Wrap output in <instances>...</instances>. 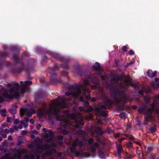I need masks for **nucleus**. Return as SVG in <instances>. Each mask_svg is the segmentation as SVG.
<instances>
[{"mask_svg": "<svg viewBox=\"0 0 159 159\" xmlns=\"http://www.w3.org/2000/svg\"><path fill=\"white\" fill-rule=\"evenodd\" d=\"M118 95L121 100L117 99L116 101V110L117 111L120 112L124 111L125 108L124 105L128 102L129 98L125 96L123 90L119 91Z\"/></svg>", "mask_w": 159, "mask_h": 159, "instance_id": "1", "label": "nucleus"}, {"mask_svg": "<svg viewBox=\"0 0 159 159\" xmlns=\"http://www.w3.org/2000/svg\"><path fill=\"white\" fill-rule=\"evenodd\" d=\"M83 145V142L80 141L78 138H75L74 140V143L70 148V150L71 153H74L76 156H79L81 155V151L80 150L77 151L76 147L81 148Z\"/></svg>", "mask_w": 159, "mask_h": 159, "instance_id": "2", "label": "nucleus"}, {"mask_svg": "<svg viewBox=\"0 0 159 159\" xmlns=\"http://www.w3.org/2000/svg\"><path fill=\"white\" fill-rule=\"evenodd\" d=\"M12 58L16 64L20 63L21 65L20 67H15L12 69L11 70L12 73L14 74H19L22 71L25 70V68L24 64L22 62L21 60L19 58L17 54H14L12 56Z\"/></svg>", "mask_w": 159, "mask_h": 159, "instance_id": "3", "label": "nucleus"}, {"mask_svg": "<svg viewBox=\"0 0 159 159\" xmlns=\"http://www.w3.org/2000/svg\"><path fill=\"white\" fill-rule=\"evenodd\" d=\"M68 90L71 92H67L65 93V95L69 97L72 94L75 98H78L81 94V91L80 85H73L69 87Z\"/></svg>", "mask_w": 159, "mask_h": 159, "instance_id": "4", "label": "nucleus"}, {"mask_svg": "<svg viewBox=\"0 0 159 159\" xmlns=\"http://www.w3.org/2000/svg\"><path fill=\"white\" fill-rule=\"evenodd\" d=\"M68 116L69 118L74 120L75 123V127L76 128H80L84 125V123L83 120L82 119H78L75 113L69 114Z\"/></svg>", "mask_w": 159, "mask_h": 159, "instance_id": "5", "label": "nucleus"}, {"mask_svg": "<svg viewBox=\"0 0 159 159\" xmlns=\"http://www.w3.org/2000/svg\"><path fill=\"white\" fill-rule=\"evenodd\" d=\"M20 93L19 91H15L13 93L8 94L7 90L5 89L2 93V95L5 98H8L9 99H12L15 98L18 99L20 97Z\"/></svg>", "mask_w": 159, "mask_h": 159, "instance_id": "6", "label": "nucleus"}, {"mask_svg": "<svg viewBox=\"0 0 159 159\" xmlns=\"http://www.w3.org/2000/svg\"><path fill=\"white\" fill-rule=\"evenodd\" d=\"M107 107L104 105H101L100 107H97L94 108V110L98 112L100 115L99 116L106 117L107 115V113L104 111H102L101 109H107Z\"/></svg>", "mask_w": 159, "mask_h": 159, "instance_id": "7", "label": "nucleus"}, {"mask_svg": "<svg viewBox=\"0 0 159 159\" xmlns=\"http://www.w3.org/2000/svg\"><path fill=\"white\" fill-rule=\"evenodd\" d=\"M5 51L7 49L6 46H4L3 47ZM8 53L7 52H1L0 53V69L2 68V64L5 61V59L8 56Z\"/></svg>", "mask_w": 159, "mask_h": 159, "instance_id": "8", "label": "nucleus"}, {"mask_svg": "<svg viewBox=\"0 0 159 159\" xmlns=\"http://www.w3.org/2000/svg\"><path fill=\"white\" fill-rule=\"evenodd\" d=\"M124 76L122 75H120L119 76H116V77H114L111 79V80L114 82V83L117 84L119 85V86L120 88L124 89L125 88V86L124 85L123 83L121 82L118 84V82L119 80H122Z\"/></svg>", "mask_w": 159, "mask_h": 159, "instance_id": "9", "label": "nucleus"}, {"mask_svg": "<svg viewBox=\"0 0 159 159\" xmlns=\"http://www.w3.org/2000/svg\"><path fill=\"white\" fill-rule=\"evenodd\" d=\"M50 73L51 76L50 81L52 84H54L57 83H59L64 84V83L62 82V81L60 80H57V78L55 77V76L56 73L55 72H54V70H52V72H50Z\"/></svg>", "mask_w": 159, "mask_h": 159, "instance_id": "10", "label": "nucleus"}, {"mask_svg": "<svg viewBox=\"0 0 159 159\" xmlns=\"http://www.w3.org/2000/svg\"><path fill=\"white\" fill-rule=\"evenodd\" d=\"M107 86L109 89L111 93V95H113L111 96L113 97V98L115 101L117 100V93L116 91L115 87L112 85V84H109L107 85Z\"/></svg>", "mask_w": 159, "mask_h": 159, "instance_id": "11", "label": "nucleus"}, {"mask_svg": "<svg viewBox=\"0 0 159 159\" xmlns=\"http://www.w3.org/2000/svg\"><path fill=\"white\" fill-rule=\"evenodd\" d=\"M52 55L54 58L60 61H66V59L58 53H53L52 54Z\"/></svg>", "mask_w": 159, "mask_h": 159, "instance_id": "12", "label": "nucleus"}, {"mask_svg": "<svg viewBox=\"0 0 159 159\" xmlns=\"http://www.w3.org/2000/svg\"><path fill=\"white\" fill-rule=\"evenodd\" d=\"M20 86L18 83H16L14 84V86H12L8 90L9 92L10 93H12L15 91H19V88Z\"/></svg>", "mask_w": 159, "mask_h": 159, "instance_id": "13", "label": "nucleus"}, {"mask_svg": "<svg viewBox=\"0 0 159 159\" xmlns=\"http://www.w3.org/2000/svg\"><path fill=\"white\" fill-rule=\"evenodd\" d=\"M28 89V88L24 84H22L20 85V89H19V91H20V93L22 97L24 96V93Z\"/></svg>", "mask_w": 159, "mask_h": 159, "instance_id": "14", "label": "nucleus"}, {"mask_svg": "<svg viewBox=\"0 0 159 159\" xmlns=\"http://www.w3.org/2000/svg\"><path fill=\"white\" fill-rule=\"evenodd\" d=\"M46 111L47 110L45 109H39L37 111V115L39 117L41 118L42 116L45 115L46 112Z\"/></svg>", "mask_w": 159, "mask_h": 159, "instance_id": "15", "label": "nucleus"}, {"mask_svg": "<svg viewBox=\"0 0 159 159\" xmlns=\"http://www.w3.org/2000/svg\"><path fill=\"white\" fill-rule=\"evenodd\" d=\"M157 71H154L153 72L151 69H149L147 72V75L150 78H152L156 76Z\"/></svg>", "mask_w": 159, "mask_h": 159, "instance_id": "16", "label": "nucleus"}, {"mask_svg": "<svg viewBox=\"0 0 159 159\" xmlns=\"http://www.w3.org/2000/svg\"><path fill=\"white\" fill-rule=\"evenodd\" d=\"M101 129L100 126L96 127L94 129L95 132L96 134L100 136H102L104 133V132L103 131L101 130Z\"/></svg>", "mask_w": 159, "mask_h": 159, "instance_id": "17", "label": "nucleus"}, {"mask_svg": "<svg viewBox=\"0 0 159 159\" xmlns=\"http://www.w3.org/2000/svg\"><path fill=\"white\" fill-rule=\"evenodd\" d=\"M17 152L18 153L14 154L13 157H11V159H21L20 153H22L20 149H18Z\"/></svg>", "mask_w": 159, "mask_h": 159, "instance_id": "18", "label": "nucleus"}, {"mask_svg": "<svg viewBox=\"0 0 159 159\" xmlns=\"http://www.w3.org/2000/svg\"><path fill=\"white\" fill-rule=\"evenodd\" d=\"M75 68L77 73L81 76L83 74V71L80 65L78 64L75 65Z\"/></svg>", "mask_w": 159, "mask_h": 159, "instance_id": "19", "label": "nucleus"}, {"mask_svg": "<svg viewBox=\"0 0 159 159\" xmlns=\"http://www.w3.org/2000/svg\"><path fill=\"white\" fill-rule=\"evenodd\" d=\"M53 114L55 116V118L57 120L60 121L61 120L60 118V114L57 109H55L53 111Z\"/></svg>", "mask_w": 159, "mask_h": 159, "instance_id": "20", "label": "nucleus"}, {"mask_svg": "<svg viewBox=\"0 0 159 159\" xmlns=\"http://www.w3.org/2000/svg\"><path fill=\"white\" fill-rule=\"evenodd\" d=\"M95 64L97 66L94 65L93 66L92 69L93 70L96 71H100V69L101 68L100 64L98 62H96Z\"/></svg>", "mask_w": 159, "mask_h": 159, "instance_id": "21", "label": "nucleus"}, {"mask_svg": "<svg viewBox=\"0 0 159 159\" xmlns=\"http://www.w3.org/2000/svg\"><path fill=\"white\" fill-rule=\"evenodd\" d=\"M146 114L147 115L145 117L144 123H145V122H146V124H147L148 122V120L152 118V116L151 114H149L148 111L147 113H146Z\"/></svg>", "mask_w": 159, "mask_h": 159, "instance_id": "22", "label": "nucleus"}, {"mask_svg": "<svg viewBox=\"0 0 159 159\" xmlns=\"http://www.w3.org/2000/svg\"><path fill=\"white\" fill-rule=\"evenodd\" d=\"M113 103V101L109 99L106 98L105 100V104L107 106H111Z\"/></svg>", "mask_w": 159, "mask_h": 159, "instance_id": "23", "label": "nucleus"}, {"mask_svg": "<svg viewBox=\"0 0 159 159\" xmlns=\"http://www.w3.org/2000/svg\"><path fill=\"white\" fill-rule=\"evenodd\" d=\"M138 112L140 114L143 113L144 115H146V113H147V111L143 107L139 108L138 109Z\"/></svg>", "mask_w": 159, "mask_h": 159, "instance_id": "24", "label": "nucleus"}, {"mask_svg": "<svg viewBox=\"0 0 159 159\" xmlns=\"http://www.w3.org/2000/svg\"><path fill=\"white\" fill-rule=\"evenodd\" d=\"M117 152L119 155H120L121 153L123 152V147L121 144H119V146L117 147Z\"/></svg>", "mask_w": 159, "mask_h": 159, "instance_id": "25", "label": "nucleus"}, {"mask_svg": "<svg viewBox=\"0 0 159 159\" xmlns=\"http://www.w3.org/2000/svg\"><path fill=\"white\" fill-rule=\"evenodd\" d=\"M57 144L56 143H54L52 142L51 143V145H49L48 144H45V147L46 148H50L51 147L55 148L57 146Z\"/></svg>", "mask_w": 159, "mask_h": 159, "instance_id": "26", "label": "nucleus"}, {"mask_svg": "<svg viewBox=\"0 0 159 159\" xmlns=\"http://www.w3.org/2000/svg\"><path fill=\"white\" fill-rule=\"evenodd\" d=\"M61 64H56L55 65L53 68H52L50 72H52V70H54V72H55V70H58L59 69V68L61 67Z\"/></svg>", "mask_w": 159, "mask_h": 159, "instance_id": "27", "label": "nucleus"}, {"mask_svg": "<svg viewBox=\"0 0 159 159\" xmlns=\"http://www.w3.org/2000/svg\"><path fill=\"white\" fill-rule=\"evenodd\" d=\"M68 60L66 59V61L64 62L65 64L61 65V67L66 69H68L69 68V66L68 64Z\"/></svg>", "mask_w": 159, "mask_h": 159, "instance_id": "28", "label": "nucleus"}, {"mask_svg": "<svg viewBox=\"0 0 159 159\" xmlns=\"http://www.w3.org/2000/svg\"><path fill=\"white\" fill-rule=\"evenodd\" d=\"M90 78L91 79L93 83L96 84L98 83V78L96 76H91Z\"/></svg>", "mask_w": 159, "mask_h": 159, "instance_id": "29", "label": "nucleus"}, {"mask_svg": "<svg viewBox=\"0 0 159 159\" xmlns=\"http://www.w3.org/2000/svg\"><path fill=\"white\" fill-rule=\"evenodd\" d=\"M156 130V128L154 126H151L149 129V133L153 134Z\"/></svg>", "mask_w": 159, "mask_h": 159, "instance_id": "30", "label": "nucleus"}, {"mask_svg": "<svg viewBox=\"0 0 159 159\" xmlns=\"http://www.w3.org/2000/svg\"><path fill=\"white\" fill-rule=\"evenodd\" d=\"M39 81L40 82L44 84H45L46 85L48 84V83H47V82L45 80V78L44 77H41L39 78Z\"/></svg>", "mask_w": 159, "mask_h": 159, "instance_id": "31", "label": "nucleus"}, {"mask_svg": "<svg viewBox=\"0 0 159 159\" xmlns=\"http://www.w3.org/2000/svg\"><path fill=\"white\" fill-rule=\"evenodd\" d=\"M42 130L44 132V138L45 139L48 138V135L46 131V129L45 128H43Z\"/></svg>", "mask_w": 159, "mask_h": 159, "instance_id": "32", "label": "nucleus"}, {"mask_svg": "<svg viewBox=\"0 0 159 159\" xmlns=\"http://www.w3.org/2000/svg\"><path fill=\"white\" fill-rule=\"evenodd\" d=\"M48 134H49V137H51L52 138H53V137H54L53 133L52 130L51 129H48Z\"/></svg>", "mask_w": 159, "mask_h": 159, "instance_id": "33", "label": "nucleus"}, {"mask_svg": "<svg viewBox=\"0 0 159 159\" xmlns=\"http://www.w3.org/2000/svg\"><path fill=\"white\" fill-rule=\"evenodd\" d=\"M58 98L60 99L61 100V102H60L59 100L58 101V103H61L63 104L64 106L65 105L66 101L65 100L59 97H58Z\"/></svg>", "mask_w": 159, "mask_h": 159, "instance_id": "34", "label": "nucleus"}, {"mask_svg": "<svg viewBox=\"0 0 159 159\" xmlns=\"http://www.w3.org/2000/svg\"><path fill=\"white\" fill-rule=\"evenodd\" d=\"M1 112L2 113L1 116L3 117H5L7 116V114H5L6 113V110L5 109H1Z\"/></svg>", "mask_w": 159, "mask_h": 159, "instance_id": "35", "label": "nucleus"}, {"mask_svg": "<svg viewBox=\"0 0 159 159\" xmlns=\"http://www.w3.org/2000/svg\"><path fill=\"white\" fill-rule=\"evenodd\" d=\"M0 159H11V157L9 158L8 155L5 153L4 155L0 157Z\"/></svg>", "mask_w": 159, "mask_h": 159, "instance_id": "36", "label": "nucleus"}, {"mask_svg": "<svg viewBox=\"0 0 159 159\" xmlns=\"http://www.w3.org/2000/svg\"><path fill=\"white\" fill-rule=\"evenodd\" d=\"M98 155L101 157L104 156V153L102 150H100L98 152Z\"/></svg>", "mask_w": 159, "mask_h": 159, "instance_id": "37", "label": "nucleus"}, {"mask_svg": "<svg viewBox=\"0 0 159 159\" xmlns=\"http://www.w3.org/2000/svg\"><path fill=\"white\" fill-rule=\"evenodd\" d=\"M148 152L149 153H151L153 149V148L152 146H148L147 148Z\"/></svg>", "mask_w": 159, "mask_h": 159, "instance_id": "38", "label": "nucleus"}, {"mask_svg": "<svg viewBox=\"0 0 159 159\" xmlns=\"http://www.w3.org/2000/svg\"><path fill=\"white\" fill-rule=\"evenodd\" d=\"M90 149L91 152L92 153L96 151L95 148L93 146H92V145L90 146Z\"/></svg>", "mask_w": 159, "mask_h": 159, "instance_id": "39", "label": "nucleus"}, {"mask_svg": "<svg viewBox=\"0 0 159 159\" xmlns=\"http://www.w3.org/2000/svg\"><path fill=\"white\" fill-rule=\"evenodd\" d=\"M93 142V139L92 138H90L88 139V142L89 145L90 146L92 145Z\"/></svg>", "mask_w": 159, "mask_h": 159, "instance_id": "40", "label": "nucleus"}, {"mask_svg": "<svg viewBox=\"0 0 159 159\" xmlns=\"http://www.w3.org/2000/svg\"><path fill=\"white\" fill-rule=\"evenodd\" d=\"M26 115L28 117H30L31 116L32 114H31V113L28 110H27L26 111Z\"/></svg>", "mask_w": 159, "mask_h": 159, "instance_id": "41", "label": "nucleus"}, {"mask_svg": "<svg viewBox=\"0 0 159 159\" xmlns=\"http://www.w3.org/2000/svg\"><path fill=\"white\" fill-rule=\"evenodd\" d=\"M32 84V82L31 81H29V80H27V81H25V84H25V86L28 85L30 86Z\"/></svg>", "mask_w": 159, "mask_h": 159, "instance_id": "42", "label": "nucleus"}, {"mask_svg": "<svg viewBox=\"0 0 159 159\" xmlns=\"http://www.w3.org/2000/svg\"><path fill=\"white\" fill-rule=\"evenodd\" d=\"M79 133L80 135H81L83 137H84L85 136V132L83 130H80Z\"/></svg>", "mask_w": 159, "mask_h": 159, "instance_id": "43", "label": "nucleus"}, {"mask_svg": "<svg viewBox=\"0 0 159 159\" xmlns=\"http://www.w3.org/2000/svg\"><path fill=\"white\" fill-rule=\"evenodd\" d=\"M9 111L11 114H14L16 112V109L14 108H11L10 109Z\"/></svg>", "mask_w": 159, "mask_h": 159, "instance_id": "44", "label": "nucleus"}, {"mask_svg": "<svg viewBox=\"0 0 159 159\" xmlns=\"http://www.w3.org/2000/svg\"><path fill=\"white\" fill-rule=\"evenodd\" d=\"M84 106L85 107H89V102H88V101H84Z\"/></svg>", "mask_w": 159, "mask_h": 159, "instance_id": "45", "label": "nucleus"}, {"mask_svg": "<svg viewBox=\"0 0 159 159\" xmlns=\"http://www.w3.org/2000/svg\"><path fill=\"white\" fill-rule=\"evenodd\" d=\"M156 154L155 153L151 154L149 157V158H156Z\"/></svg>", "mask_w": 159, "mask_h": 159, "instance_id": "46", "label": "nucleus"}, {"mask_svg": "<svg viewBox=\"0 0 159 159\" xmlns=\"http://www.w3.org/2000/svg\"><path fill=\"white\" fill-rule=\"evenodd\" d=\"M61 74L63 75H64L66 76H68V73L66 71H62L61 72Z\"/></svg>", "mask_w": 159, "mask_h": 159, "instance_id": "47", "label": "nucleus"}, {"mask_svg": "<svg viewBox=\"0 0 159 159\" xmlns=\"http://www.w3.org/2000/svg\"><path fill=\"white\" fill-rule=\"evenodd\" d=\"M29 111L32 114H35L36 113V111L35 110L32 108H31Z\"/></svg>", "mask_w": 159, "mask_h": 159, "instance_id": "48", "label": "nucleus"}, {"mask_svg": "<svg viewBox=\"0 0 159 159\" xmlns=\"http://www.w3.org/2000/svg\"><path fill=\"white\" fill-rule=\"evenodd\" d=\"M92 146H93L95 148L96 147L98 148L99 147V145L98 143L97 142H95L93 143V145H92Z\"/></svg>", "mask_w": 159, "mask_h": 159, "instance_id": "49", "label": "nucleus"}, {"mask_svg": "<svg viewBox=\"0 0 159 159\" xmlns=\"http://www.w3.org/2000/svg\"><path fill=\"white\" fill-rule=\"evenodd\" d=\"M127 147L128 148H131V147H133L132 143H131L130 142H129L127 144Z\"/></svg>", "mask_w": 159, "mask_h": 159, "instance_id": "50", "label": "nucleus"}, {"mask_svg": "<svg viewBox=\"0 0 159 159\" xmlns=\"http://www.w3.org/2000/svg\"><path fill=\"white\" fill-rule=\"evenodd\" d=\"M134 62L132 61H130L129 62H127L126 65L125 66V67H127L128 66H130L132 64H133Z\"/></svg>", "mask_w": 159, "mask_h": 159, "instance_id": "51", "label": "nucleus"}, {"mask_svg": "<svg viewBox=\"0 0 159 159\" xmlns=\"http://www.w3.org/2000/svg\"><path fill=\"white\" fill-rule=\"evenodd\" d=\"M128 149H129V152L132 153V152H134V148L133 147L130 148H128Z\"/></svg>", "mask_w": 159, "mask_h": 159, "instance_id": "52", "label": "nucleus"}, {"mask_svg": "<svg viewBox=\"0 0 159 159\" xmlns=\"http://www.w3.org/2000/svg\"><path fill=\"white\" fill-rule=\"evenodd\" d=\"M95 138L96 140L97 141L99 142H101V140H100V139L98 135H96L95 136Z\"/></svg>", "mask_w": 159, "mask_h": 159, "instance_id": "53", "label": "nucleus"}, {"mask_svg": "<svg viewBox=\"0 0 159 159\" xmlns=\"http://www.w3.org/2000/svg\"><path fill=\"white\" fill-rule=\"evenodd\" d=\"M127 137H128L129 139L131 141L133 140L134 139V137L131 135L127 136Z\"/></svg>", "mask_w": 159, "mask_h": 159, "instance_id": "54", "label": "nucleus"}, {"mask_svg": "<svg viewBox=\"0 0 159 159\" xmlns=\"http://www.w3.org/2000/svg\"><path fill=\"white\" fill-rule=\"evenodd\" d=\"M125 79L124 80V82L126 84L129 83V78H127L126 77H125Z\"/></svg>", "mask_w": 159, "mask_h": 159, "instance_id": "55", "label": "nucleus"}, {"mask_svg": "<svg viewBox=\"0 0 159 159\" xmlns=\"http://www.w3.org/2000/svg\"><path fill=\"white\" fill-rule=\"evenodd\" d=\"M19 120L18 119H16L14 121V123L15 125H17L19 123Z\"/></svg>", "mask_w": 159, "mask_h": 159, "instance_id": "56", "label": "nucleus"}, {"mask_svg": "<svg viewBox=\"0 0 159 159\" xmlns=\"http://www.w3.org/2000/svg\"><path fill=\"white\" fill-rule=\"evenodd\" d=\"M53 138H52L51 137H50L48 139H47V141L48 143H51L52 142V140L53 139Z\"/></svg>", "mask_w": 159, "mask_h": 159, "instance_id": "57", "label": "nucleus"}, {"mask_svg": "<svg viewBox=\"0 0 159 159\" xmlns=\"http://www.w3.org/2000/svg\"><path fill=\"white\" fill-rule=\"evenodd\" d=\"M129 54L130 55H132L134 53V52L132 50H130L129 51Z\"/></svg>", "mask_w": 159, "mask_h": 159, "instance_id": "58", "label": "nucleus"}, {"mask_svg": "<svg viewBox=\"0 0 159 159\" xmlns=\"http://www.w3.org/2000/svg\"><path fill=\"white\" fill-rule=\"evenodd\" d=\"M79 101H80V102H84V99L83 97L82 96H80L79 97Z\"/></svg>", "mask_w": 159, "mask_h": 159, "instance_id": "59", "label": "nucleus"}, {"mask_svg": "<svg viewBox=\"0 0 159 159\" xmlns=\"http://www.w3.org/2000/svg\"><path fill=\"white\" fill-rule=\"evenodd\" d=\"M63 144V143L62 142L59 141L57 142V145L59 146H61Z\"/></svg>", "mask_w": 159, "mask_h": 159, "instance_id": "60", "label": "nucleus"}, {"mask_svg": "<svg viewBox=\"0 0 159 159\" xmlns=\"http://www.w3.org/2000/svg\"><path fill=\"white\" fill-rule=\"evenodd\" d=\"M125 113L124 112H121L119 115L120 117H124L125 116Z\"/></svg>", "mask_w": 159, "mask_h": 159, "instance_id": "61", "label": "nucleus"}, {"mask_svg": "<svg viewBox=\"0 0 159 159\" xmlns=\"http://www.w3.org/2000/svg\"><path fill=\"white\" fill-rule=\"evenodd\" d=\"M84 156L86 157H88L90 156V153L89 152H85L84 153Z\"/></svg>", "mask_w": 159, "mask_h": 159, "instance_id": "62", "label": "nucleus"}, {"mask_svg": "<svg viewBox=\"0 0 159 159\" xmlns=\"http://www.w3.org/2000/svg\"><path fill=\"white\" fill-rule=\"evenodd\" d=\"M153 87L156 88H157L159 87V83H155L153 84Z\"/></svg>", "mask_w": 159, "mask_h": 159, "instance_id": "63", "label": "nucleus"}, {"mask_svg": "<svg viewBox=\"0 0 159 159\" xmlns=\"http://www.w3.org/2000/svg\"><path fill=\"white\" fill-rule=\"evenodd\" d=\"M57 139L59 140H62L63 139V137L62 135H59L58 136Z\"/></svg>", "mask_w": 159, "mask_h": 159, "instance_id": "64", "label": "nucleus"}]
</instances>
